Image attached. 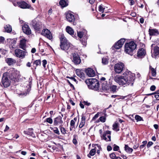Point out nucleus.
<instances>
[{"label": "nucleus", "instance_id": "55", "mask_svg": "<svg viewBox=\"0 0 159 159\" xmlns=\"http://www.w3.org/2000/svg\"><path fill=\"white\" fill-rule=\"evenodd\" d=\"M129 5H132L134 3V2L133 0H130L129 1Z\"/></svg>", "mask_w": 159, "mask_h": 159}, {"label": "nucleus", "instance_id": "12", "mask_svg": "<svg viewBox=\"0 0 159 159\" xmlns=\"http://www.w3.org/2000/svg\"><path fill=\"white\" fill-rule=\"evenodd\" d=\"M66 18L68 21L70 22H74L75 20L74 15L70 12L66 13Z\"/></svg>", "mask_w": 159, "mask_h": 159}, {"label": "nucleus", "instance_id": "2", "mask_svg": "<svg viewBox=\"0 0 159 159\" xmlns=\"http://www.w3.org/2000/svg\"><path fill=\"white\" fill-rule=\"evenodd\" d=\"M61 49L66 51L71 49V44L68 42L66 38L63 35H61L60 38V44Z\"/></svg>", "mask_w": 159, "mask_h": 159}, {"label": "nucleus", "instance_id": "36", "mask_svg": "<svg viewBox=\"0 0 159 159\" xmlns=\"http://www.w3.org/2000/svg\"><path fill=\"white\" fill-rule=\"evenodd\" d=\"M60 129L62 134H64L66 133V130L64 128L62 127V126H60Z\"/></svg>", "mask_w": 159, "mask_h": 159}, {"label": "nucleus", "instance_id": "24", "mask_svg": "<svg viewBox=\"0 0 159 159\" xmlns=\"http://www.w3.org/2000/svg\"><path fill=\"white\" fill-rule=\"evenodd\" d=\"M6 61L7 63L9 66L15 63L16 62V61L15 60L10 58H7L6 59Z\"/></svg>", "mask_w": 159, "mask_h": 159}, {"label": "nucleus", "instance_id": "18", "mask_svg": "<svg viewBox=\"0 0 159 159\" xmlns=\"http://www.w3.org/2000/svg\"><path fill=\"white\" fill-rule=\"evenodd\" d=\"M27 41V40L25 39L22 38L20 41L19 45L20 48L24 50H25L26 47V43Z\"/></svg>", "mask_w": 159, "mask_h": 159}, {"label": "nucleus", "instance_id": "41", "mask_svg": "<svg viewBox=\"0 0 159 159\" xmlns=\"http://www.w3.org/2000/svg\"><path fill=\"white\" fill-rule=\"evenodd\" d=\"M110 157L111 158L115 159L116 158V155L114 153H112L110 155Z\"/></svg>", "mask_w": 159, "mask_h": 159}, {"label": "nucleus", "instance_id": "1", "mask_svg": "<svg viewBox=\"0 0 159 159\" xmlns=\"http://www.w3.org/2000/svg\"><path fill=\"white\" fill-rule=\"evenodd\" d=\"M135 75L130 71L126 70L123 74V75L116 76L114 77V80L119 85L124 86L130 85H133L135 80Z\"/></svg>", "mask_w": 159, "mask_h": 159}, {"label": "nucleus", "instance_id": "26", "mask_svg": "<svg viewBox=\"0 0 159 159\" xmlns=\"http://www.w3.org/2000/svg\"><path fill=\"white\" fill-rule=\"evenodd\" d=\"M101 138L106 141H110L111 140L110 135H106L105 134H103L101 135Z\"/></svg>", "mask_w": 159, "mask_h": 159}, {"label": "nucleus", "instance_id": "23", "mask_svg": "<svg viewBox=\"0 0 159 159\" xmlns=\"http://www.w3.org/2000/svg\"><path fill=\"white\" fill-rule=\"evenodd\" d=\"M33 130L32 128L29 129L28 131H24V133L25 134L30 135L33 137H35V135L33 131Z\"/></svg>", "mask_w": 159, "mask_h": 159}, {"label": "nucleus", "instance_id": "10", "mask_svg": "<svg viewBox=\"0 0 159 159\" xmlns=\"http://www.w3.org/2000/svg\"><path fill=\"white\" fill-rule=\"evenodd\" d=\"M41 34L49 40H51L52 39L51 33L48 29H45L43 30Z\"/></svg>", "mask_w": 159, "mask_h": 159}, {"label": "nucleus", "instance_id": "63", "mask_svg": "<svg viewBox=\"0 0 159 159\" xmlns=\"http://www.w3.org/2000/svg\"><path fill=\"white\" fill-rule=\"evenodd\" d=\"M84 105H86L87 106H89L90 104V103H89V102H85V101H84Z\"/></svg>", "mask_w": 159, "mask_h": 159}, {"label": "nucleus", "instance_id": "32", "mask_svg": "<svg viewBox=\"0 0 159 159\" xmlns=\"http://www.w3.org/2000/svg\"><path fill=\"white\" fill-rule=\"evenodd\" d=\"M59 4L63 7L66 6L67 4L65 0H61L59 2Z\"/></svg>", "mask_w": 159, "mask_h": 159}, {"label": "nucleus", "instance_id": "30", "mask_svg": "<svg viewBox=\"0 0 159 159\" xmlns=\"http://www.w3.org/2000/svg\"><path fill=\"white\" fill-rule=\"evenodd\" d=\"M125 151L129 153H131L133 151V149L129 148L127 145H125Z\"/></svg>", "mask_w": 159, "mask_h": 159}, {"label": "nucleus", "instance_id": "52", "mask_svg": "<svg viewBox=\"0 0 159 159\" xmlns=\"http://www.w3.org/2000/svg\"><path fill=\"white\" fill-rule=\"evenodd\" d=\"M102 87L103 90H107L108 89V86L107 85H106L105 86H104L103 85H102Z\"/></svg>", "mask_w": 159, "mask_h": 159}, {"label": "nucleus", "instance_id": "25", "mask_svg": "<svg viewBox=\"0 0 159 159\" xmlns=\"http://www.w3.org/2000/svg\"><path fill=\"white\" fill-rule=\"evenodd\" d=\"M85 116H83L81 118V120L79 126V128H81L84 125L85 123Z\"/></svg>", "mask_w": 159, "mask_h": 159}, {"label": "nucleus", "instance_id": "31", "mask_svg": "<svg viewBox=\"0 0 159 159\" xmlns=\"http://www.w3.org/2000/svg\"><path fill=\"white\" fill-rule=\"evenodd\" d=\"M150 69L151 71L152 76L153 77L156 76V70L151 66H150Z\"/></svg>", "mask_w": 159, "mask_h": 159}, {"label": "nucleus", "instance_id": "22", "mask_svg": "<svg viewBox=\"0 0 159 159\" xmlns=\"http://www.w3.org/2000/svg\"><path fill=\"white\" fill-rule=\"evenodd\" d=\"M76 73L77 75L80 78L83 79L84 78V74L82 71L79 69H77L76 70Z\"/></svg>", "mask_w": 159, "mask_h": 159}, {"label": "nucleus", "instance_id": "56", "mask_svg": "<svg viewBox=\"0 0 159 159\" xmlns=\"http://www.w3.org/2000/svg\"><path fill=\"white\" fill-rule=\"evenodd\" d=\"M139 144H136L134 146L133 148L134 149H136L139 147Z\"/></svg>", "mask_w": 159, "mask_h": 159}, {"label": "nucleus", "instance_id": "6", "mask_svg": "<svg viewBox=\"0 0 159 159\" xmlns=\"http://www.w3.org/2000/svg\"><path fill=\"white\" fill-rule=\"evenodd\" d=\"M15 56L21 59H23L25 57L27 52L19 49H17L14 51Z\"/></svg>", "mask_w": 159, "mask_h": 159}, {"label": "nucleus", "instance_id": "57", "mask_svg": "<svg viewBox=\"0 0 159 159\" xmlns=\"http://www.w3.org/2000/svg\"><path fill=\"white\" fill-rule=\"evenodd\" d=\"M73 142L74 144H77V142L76 139H74L73 140Z\"/></svg>", "mask_w": 159, "mask_h": 159}, {"label": "nucleus", "instance_id": "14", "mask_svg": "<svg viewBox=\"0 0 159 159\" xmlns=\"http://www.w3.org/2000/svg\"><path fill=\"white\" fill-rule=\"evenodd\" d=\"M125 41V39H121L119 40L114 45V48L116 49H119L122 47L124 42Z\"/></svg>", "mask_w": 159, "mask_h": 159}, {"label": "nucleus", "instance_id": "3", "mask_svg": "<svg viewBox=\"0 0 159 159\" xmlns=\"http://www.w3.org/2000/svg\"><path fill=\"white\" fill-rule=\"evenodd\" d=\"M137 45L134 41L127 43L125 45V52L131 56L133 55L134 50L136 48Z\"/></svg>", "mask_w": 159, "mask_h": 159}, {"label": "nucleus", "instance_id": "64", "mask_svg": "<svg viewBox=\"0 0 159 159\" xmlns=\"http://www.w3.org/2000/svg\"><path fill=\"white\" fill-rule=\"evenodd\" d=\"M155 97L157 99V100H159V95L156 94L155 95Z\"/></svg>", "mask_w": 159, "mask_h": 159}, {"label": "nucleus", "instance_id": "19", "mask_svg": "<svg viewBox=\"0 0 159 159\" xmlns=\"http://www.w3.org/2000/svg\"><path fill=\"white\" fill-rule=\"evenodd\" d=\"M85 71L87 75L89 77H92L95 75V71L91 68H88Z\"/></svg>", "mask_w": 159, "mask_h": 159}, {"label": "nucleus", "instance_id": "27", "mask_svg": "<svg viewBox=\"0 0 159 159\" xmlns=\"http://www.w3.org/2000/svg\"><path fill=\"white\" fill-rule=\"evenodd\" d=\"M66 32L69 34L73 36L74 35V31L69 26H67L66 28Z\"/></svg>", "mask_w": 159, "mask_h": 159}, {"label": "nucleus", "instance_id": "45", "mask_svg": "<svg viewBox=\"0 0 159 159\" xmlns=\"http://www.w3.org/2000/svg\"><path fill=\"white\" fill-rule=\"evenodd\" d=\"M75 122L74 120H71L70 122V126L75 127Z\"/></svg>", "mask_w": 159, "mask_h": 159}, {"label": "nucleus", "instance_id": "33", "mask_svg": "<svg viewBox=\"0 0 159 159\" xmlns=\"http://www.w3.org/2000/svg\"><path fill=\"white\" fill-rule=\"evenodd\" d=\"M113 129L117 131H119V129L118 128V124L117 123H115L113 125Z\"/></svg>", "mask_w": 159, "mask_h": 159}, {"label": "nucleus", "instance_id": "16", "mask_svg": "<svg viewBox=\"0 0 159 159\" xmlns=\"http://www.w3.org/2000/svg\"><path fill=\"white\" fill-rule=\"evenodd\" d=\"M17 4L19 7L23 9L29 8L30 7V6L24 1L18 2Z\"/></svg>", "mask_w": 159, "mask_h": 159}, {"label": "nucleus", "instance_id": "28", "mask_svg": "<svg viewBox=\"0 0 159 159\" xmlns=\"http://www.w3.org/2000/svg\"><path fill=\"white\" fill-rule=\"evenodd\" d=\"M96 147L93 149L91 150L89 154H88L87 156L89 158H91V156H93L96 153Z\"/></svg>", "mask_w": 159, "mask_h": 159}, {"label": "nucleus", "instance_id": "37", "mask_svg": "<svg viewBox=\"0 0 159 159\" xmlns=\"http://www.w3.org/2000/svg\"><path fill=\"white\" fill-rule=\"evenodd\" d=\"M135 118L137 121L143 120L142 118L138 115H136L135 116Z\"/></svg>", "mask_w": 159, "mask_h": 159}, {"label": "nucleus", "instance_id": "7", "mask_svg": "<svg viewBox=\"0 0 159 159\" xmlns=\"http://www.w3.org/2000/svg\"><path fill=\"white\" fill-rule=\"evenodd\" d=\"M31 24L36 30H39L42 27V23L36 19L33 20Z\"/></svg>", "mask_w": 159, "mask_h": 159}, {"label": "nucleus", "instance_id": "49", "mask_svg": "<svg viewBox=\"0 0 159 159\" xmlns=\"http://www.w3.org/2000/svg\"><path fill=\"white\" fill-rule=\"evenodd\" d=\"M111 133V131L109 130H107L104 132L103 134H105L106 135L109 134V135H110Z\"/></svg>", "mask_w": 159, "mask_h": 159}, {"label": "nucleus", "instance_id": "8", "mask_svg": "<svg viewBox=\"0 0 159 159\" xmlns=\"http://www.w3.org/2000/svg\"><path fill=\"white\" fill-rule=\"evenodd\" d=\"M124 64L123 63L119 62L115 65V71L117 73H120L123 70L124 67Z\"/></svg>", "mask_w": 159, "mask_h": 159}, {"label": "nucleus", "instance_id": "54", "mask_svg": "<svg viewBox=\"0 0 159 159\" xmlns=\"http://www.w3.org/2000/svg\"><path fill=\"white\" fill-rule=\"evenodd\" d=\"M107 149L108 151H110L112 149V147L110 145H108L107 146Z\"/></svg>", "mask_w": 159, "mask_h": 159}, {"label": "nucleus", "instance_id": "43", "mask_svg": "<svg viewBox=\"0 0 159 159\" xmlns=\"http://www.w3.org/2000/svg\"><path fill=\"white\" fill-rule=\"evenodd\" d=\"M53 131L55 133L57 134L58 135H59L60 134L59 131L57 127H55L54 128Z\"/></svg>", "mask_w": 159, "mask_h": 159}, {"label": "nucleus", "instance_id": "44", "mask_svg": "<svg viewBox=\"0 0 159 159\" xmlns=\"http://www.w3.org/2000/svg\"><path fill=\"white\" fill-rule=\"evenodd\" d=\"M114 147L113 148V150L114 151H118L119 149V146L116 145L115 144H114Z\"/></svg>", "mask_w": 159, "mask_h": 159}, {"label": "nucleus", "instance_id": "13", "mask_svg": "<svg viewBox=\"0 0 159 159\" xmlns=\"http://www.w3.org/2000/svg\"><path fill=\"white\" fill-rule=\"evenodd\" d=\"M0 84L2 86L3 85L4 87H7L10 85V83L7 77L3 76L2 78V83Z\"/></svg>", "mask_w": 159, "mask_h": 159}, {"label": "nucleus", "instance_id": "40", "mask_svg": "<svg viewBox=\"0 0 159 159\" xmlns=\"http://www.w3.org/2000/svg\"><path fill=\"white\" fill-rule=\"evenodd\" d=\"M34 65H36L37 66L40 65L41 64V61L39 60H37L35 61L34 63Z\"/></svg>", "mask_w": 159, "mask_h": 159}, {"label": "nucleus", "instance_id": "62", "mask_svg": "<svg viewBox=\"0 0 159 159\" xmlns=\"http://www.w3.org/2000/svg\"><path fill=\"white\" fill-rule=\"evenodd\" d=\"M139 20L140 22L142 24L144 22V19L142 18H140Z\"/></svg>", "mask_w": 159, "mask_h": 159}, {"label": "nucleus", "instance_id": "46", "mask_svg": "<svg viewBox=\"0 0 159 159\" xmlns=\"http://www.w3.org/2000/svg\"><path fill=\"white\" fill-rule=\"evenodd\" d=\"M43 65L44 68L46 67V65L47 64V61L46 60H44L42 61Z\"/></svg>", "mask_w": 159, "mask_h": 159}, {"label": "nucleus", "instance_id": "61", "mask_svg": "<svg viewBox=\"0 0 159 159\" xmlns=\"http://www.w3.org/2000/svg\"><path fill=\"white\" fill-rule=\"evenodd\" d=\"M9 129V127L7 125L6 126L5 129L4 130V131L6 132V131H7V130H8Z\"/></svg>", "mask_w": 159, "mask_h": 159}, {"label": "nucleus", "instance_id": "20", "mask_svg": "<svg viewBox=\"0 0 159 159\" xmlns=\"http://www.w3.org/2000/svg\"><path fill=\"white\" fill-rule=\"evenodd\" d=\"M149 33L150 36L156 35L159 34V32L156 29H151L149 30Z\"/></svg>", "mask_w": 159, "mask_h": 159}, {"label": "nucleus", "instance_id": "9", "mask_svg": "<svg viewBox=\"0 0 159 159\" xmlns=\"http://www.w3.org/2000/svg\"><path fill=\"white\" fill-rule=\"evenodd\" d=\"M72 61L76 65L79 64L81 62L80 58L77 53H74L72 54Z\"/></svg>", "mask_w": 159, "mask_h": 159}, {"label": "nucleus", "instance_id": "38", "mask_svg": "<svg viewBox=\"0 0 159 159\" xmlns=\"http://www.w3.org/2000/svg\"><path fill=\"white\" fill-rule=\"evenodd\" d=\"M117 88V86L116 85H112L111 86L110 89L113 92H115L116 91Z\"/></svg>", "mask_w": 159, "mask_h": 159}, {"label": "nucleus", "instance_id": "39", "mask_svg": "<svg viewBox=\"0 0 159 159\" xmlns=\"http://www.w3.org/2000/svg\"><path fill=\"white\" fill-rule=\"evenodd\" d=\"M46 121L47 122L49 123L50 124H52L53 122L52 119L51 118H48L46 119Z\"/></svg>", "mask_w": 159, "mask_h": 159}, {"label": "nucleus", "instance_id": "50", "mask_svg": "<svg viewBox=\"0 0 159 159\" xmlns=\"http://www.w3.org/2000/svg\"><path fill=\"white\" fill-rule=\"evenodd\" d=\"M156 89V87L154 85L152 86L150 88V90L151 91H153L155 90Z\"/></svg>", "mask_w": 159, "mask_h": 159}, {"label": "nucleus", "instance_id": "29", "mask_svg": "<svg viewBox=\"0 0 159 159\" xmlns=\"http://www.w3.org/2000/svg\"><path fill=\"white\" fill-rule=\"evenodd\" d=\"M4 29L5 31L8 33L11 32L12 30L11 27L9 25H6L4 26Z\"/></svg>", "mask_w": 159, "mask_h": 159}, {"label": "nucleus", "instance_id": "35", "mask_svg": "<svg viewBox=\"0 0 159 159\" xmlns=\"http://www.w3.org/2000/svg\"><path fill=\"white\" fill-rule=\"evenodd\" d=\"M102 63L105 65L107 64L108 62V59L107 57H104L102 58Z\"/></svg>", "mask_w": 159, "mask_h": 159}, {"label": "nucleus", "instance_id": "58", "mask_svg": "<svg viewBox=\"0 0 159 159\" xmlns=\"http://www.w3.org/2000/svg\"><path fill=\"white\" fill-rule=\"evenodd\" d=\"M36 50L35 48H33L32 49L31 52L32 53H34L36 52Z\"/></svg>", "mask_w": 159, "mask_h": 159}, {"label": "nucleus", "instance_id": "5", "mask_svg": "<svg viewBox=\"0 0 159 159\" xmlns=\"http://www.w3.org/2000/svg\"><path fill=\"white\" fill-rule=\"evenodd\" d=\"M77 35L79 37L83 39L80 40V41L83 45L85 46L86 44V40L87 39V31L84 30L82 31L78 32Z\"/></svg>", "mask_w": 159, "mask_h": 159}, {"label": "nucleus", "instance_id": "42", "mask_svg": "<svg viewBox=\"0 0 159 159\" xmlns=\"http://www.w3.org/2000/svg\"><path fill=\"white\" fill-rule=\"evenodd\" d=\"M99 119L101 122L104 123L106 119L105 117L102 116L100 117Z\"/></svg>", "mask_w": 159, "mask_h": 159}, {"label": "nucleus", "instance_id": "11", "mask_svg": "<svg viewBox=\"0 0 159 159\" xmlns=\"http://www.w3.org/2000/svg\"><path fill=\"white\" fill-rule=\"evenodd\" d=\"M62 119V117L60 116L54 118L53 121L54 125L55 126L59 125L60 126H62L63 125V121Z\"/></svg>", "mask_w": 159, "mask_h": 159}, {"label": "nucleus", "instance_id": "51", "mask_svg": "<svg viewBox=\"0 0 159 159\" xmlns=\"http://www.w3.org/2000/svg\"><path fill=\"white\" fill-rule=\"evenodd\" d=\"M67 78H69L73 81H74L75 82H76V80L73 77H68L67 76Z\"/></svg>", "mask_w": 159, "mask_h": 159}, {"label": "nucleus", "instance_id": "53", "mask_svg": "<svg viewBox=\"0 0 159 159\" xmlns=\"http://www.w3.org/2000/svg\"><path fill=\"white\" fill-rule=\"evenodd\" d=\"M98 116H99V114H98V113H97L93 118V120H94L95 119H97L98 117Z\"/></svg>", "mask_w": 159, "mask_h": 159}, {"label": "nucleus", "instance_id": "17", "mask_svg": "<svg viewBox=\"0 0 159 159\" xmlns=\"http://www.w3.org/2000/svg\"><path fill=\"white\" fill-rule=\"evenodd\" d=\"M152 57L156 58L159 55V47H156L152 51Z\"/></svg>", "mask_w": 159, "mask_h": 159}, {"label": "nucleus", "instance_id": "47", "mask_svg": "<svg viewBox=\"0 0 159 159\" xmlns=\"http://www.w3.org/2000/svg\"><path fill=\"white\" fill-rule=\"evenodd\" d=\"M4 40V38L3 37L0 36V43H3Z\"/></svg>", "mask_w": 159, "mask_h": 159}, {"label": "nucleus", "instance_id": "15", "mask_svg": "<svg viewBox=\"0 0 159 159\" xmlns=\"http://www.w3.org/2000/svg\"><path fill=\"white\" fill-rule=\"evenodd\" d=\"M23 32L26 34L29 35L31 34V30L29 25L27 24H24L22 26Z\"/></svg>", "mask_w": 159, "mask_h": 159}, {"label": "nucleus", "instance_id": "4", "mask_svg": "<svg viewBox=\"0 0 159 159\" xmlns=\"http://www.w3.org/2000/svg\"><path fill=\"white\" fill-rule=\"evenodd\" d=\"M85 82L89 89L94 90H98L99 89V83L95 79H90L86 80Z\"/></svg>", "mask_w": 159, "mask_h": 159}, {"label": "nucleus", "instance_id": "59", "mask_svg": "<svg viewBox=\"0 0 159 159\" xmlns=\"http://www.w3.org/2000/svg\"><path fill=\"white\" fill-rule=\"evenodd\" d=\"M27 94L26 93H21L19 94V95H22V96H26Z\"/></svg>", "mask_w": 159, "mask_h": 159}, {"label": "nucleus", "instance_id": "60", "mask_svg": "<svg viewBox=\"0 0 159 159\" xmlns=\"http://www.w3.org/2000/svg\"><path fill=\"white\" fill-rule=\"evenodd\" d=\"M67 82L70 85V87L74 88L73 85L70 82L69 80H67Z\"/></svg>", "mask_w": 159, "mask_h": 159}, {"label": "nucleus", "instance_id": "34", "mask_svg": "<svg viewBox=\"0 0 159 159\" xmlns=\"http://www.w3.org/2000/svg\"><path fill=\"white\" fill-rule=\"evenodd\" d=\"M105 8L103 7L102 5H101L98 7V10L100 12L103 13L104 12Z\"/></svg>", "mask_w": 159, "mask_h": 159}, {"label": "nucleus", "instance_id": "21", "mask_svg": "<svg viewBox=\"0 0 159 159\" xmlns=\"http://www.w3.org/2000/svg\"><path fill=\"white\" fill-rule=\"evenodd\" d=\"M146 54V51L143 48H140L138 51V56L139 57L143 56Z\"/></svg>", "mask_w": 159, "mask_h": 159}, {"label": "nucleus", "instance_id": "48", "mask_svg": "<svg viewBox=\"0 0 159 159\" xmlns=\"http://www.w3.org/2000/svg\"><path fill=\"white\" fill-rule=\"evenodd\" d=\"M153 144V143L152 142H148V144H147V147L148 148L150 147L151 146H152Z\"/></svg>", "mask_w": 159, "mask_h": 159}]
</instances>
